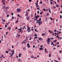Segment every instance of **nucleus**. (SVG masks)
<instances>
[{
    "label": "nucleus",
    "instance_id": "58",
    "mask_svg": "<svg viewBox=\"0 0 62 62\" xmlns=\"http://www.w3.org/2000/svg\"><path fill=\"white\" fill-rule=\"evenodd\" d=\"M29 1L30 2H31V1H32L31 0H29Z\"/></svg>",
    "mask_w": 62,
    "mask_h": 62
},
{
    "label": "nucleus",
    "instance_id": "1",
    "mask_svg": "<svg viewBox=\"0 0 62 62\" xmlns=\"http://www.w3.org/2000/svg\"><path fill=\"white\" fill-rule=\"evenodd\" d=\"M27 31H28V32H31V31L30 28L29 27H27Z\"/></svg>",
    "mask_w": 62,
    "mask_h": 62
},
{
    "label": "nucleus",
    "instance_id": "20",
    "mask_svg": "<svg viewBox=\"0 0 62 62\" xmlns=\"http://www.w3.org/2000/svg\"><path fill=\"white\" fill-rule=\"evenodd\" d=\"M37 9H38V10H39V8L38 7L37 8Z\"/></svg>",
    "mask_w": 62,
    "mask_h": 62
},
{
    "label": "nucleus",
    "instance_id": "40",
    "mask_svg": "<svg viewBox=\"0 0 62 62\" xmlns=\"http://www.w3.org/2000/svg\"><path fill=\"white\" fill-rule=\"evenodd\" d=\"M10 55L12 57V56H13V55L12 54H11Z\"/></svg>",
    "mask_w": 62,
    "mask_h": 62
},
{
    "label": "nucleus",
    "instance_id": "19",
    "mask_svg": "<svg viewBox=\"0 0 62 62\" xmlns=\"http://www.w3.org/2000/svg\"><path fill=\"white\" fill-rule=\"evenodd\" d=\"M47 15V16L49 15V13L47 12V14H46Z\"/></svg>",
    "mask_w": 62,
    "mask_h": 62
},
{
    "label": "nucleus",
    "instance_id": "3",
    "mask_svg": "<svg viewBox=\"0 0 62 62\" xmlns=\"http://www.w3.org/2000/svg\"><path fill=\"white\" fill-rule=\"evenodd\" d=\"M2 2H3V4L4 5H6V4H5V3H6V1H5V0H3L2 1Z\"/></svg>",
    "mask_w": 62,
    "mask_h": 62
},
{
    "label": "nucleus",
    "instance_id": "16",
    "mask_svg": "<svg viewBox=\"0 0 62 62\" xmlns=\"http://www.w3.org/2000/svg\"><path fill=\"white\" fill-rule=\"evenodd\" d=\"M19 32H22V30H21V29H18V30H19Z\"/></svg>",
    "mask_w": 62,
    "mask_h": 62
},
{
    "label": "nucleus",
    "instance_id": "26",
    "mask_svg": "<svg viewBox=\"0 0 62 62\" xmlns=\"http://www.w3.org/2000/svg\"><path fill=\"white\" fill-rule=\"evenodd\" d=\"M6 16L7 17H9V15H8Z\"/></svg>",
    "mask_w": 62,
    "mask_h": 62
},
{
    "label": "nucleus",
    "instance_id": "6",
    "mask_svg": "<svg viewBox=\"0 0 62 62\" xmlns=\"http://www.w3.org/2000/svg\"><path fill=\"white\" fill-rule=\"evenodd\" d=\"M22 54H19V55H18V56L19 57H20L21 56V55H22Z\"/></svg>",
    "mask_w": 62,
    "mask_h": 62
},
{
    "label": "nucleus",
    "instance_id": "56",
    "mask_svg": "<svg viewBox=\"0 0 62 62\" xmlns=\"http://www.w3.org/2000/svg\"><path fill=\"white\" fill-rule=\"evenodd\" d=\"M13 13H11V15H13Z\"/></svg>",
    "mask_w": 62,
    "mask_h": 62
},
{
    "label": "nucleus",
    "instance_id": "61",
    "mask_svg": "<svg viewBox=\"0 0 62 62\" xmlns=\"http://www.w3.org/2000/svg\"><path fill=\"white\" fill-rule=\"evenodd\" d=\"M42 14V12H40V14Z\"/></svg>",
    "mask_w": 62,
    "mask_h": 62
},
{
    "label": "nucleus",
    "instance_id": "51",
    "mask_svg": "<svg viewBox=\"0 0 62 62\" xmlns=\"http://www.w3.org/2000/svg\"><path fill=\"white\" fill-rule=\"evenodd\" d=\"M42 6L43 7H44V8H45V6L44 5H43Z\"/></svg>",
    "mask_w": 62,
    "mask_h": 62
},
{
    "label": "nucleus",
    "instance_id": "39",
    "mask_svg": "<svg viewBox=\"0 0 62 62\" xmlns=\"http://www.w3.org/2000/svg\"><path fill=\"white\" fill-rule=\"evenodd\" d=\"M34 36H37V34H35V35H34Z\"/></svg>",
    "mask_w": 62,
    "mask_h": 62
},
{
    "label": "nucleus",
    "instance_id": "21",
    "mask_svg": "<svg viewBox=\"0 0 62 62\" xmlns=\"http://www.w3.org/2000/svg\"><path fill=\"white\" fill-rule=\"evenodd\" d=\"M35 31H36V32H38V31H37V29H35Z\"/></svg>",
    "mask_w": 62,
    "mask_h": 62
},
{
    "label": "nucleus",
    "instance_id": "24",
    "mask_svg": "<svg viewBox=\"0 0 62 62\" xmlns=\"http://www.w3.org/2000/svg\"><path fill=\"white\" fill-rule=\"evenodd\" d=\"M41 20V18H40L39 19V21H40Z\"/></svg>",
    "mask_w": 62,
    "mask_h": 62
},
{
    "label": "nucleus",
    "instance_id": "37",
    "mask_svg": "<svg viewBox=\"0 0 62 62\" xmlns=\"http://www.w3.org/2000/svg\"><path fill=\"white\" fill-rule=\"evenodd\" d=\"M60 54H61V52H62V50H60Z\"/></svg>",
    "mask_w": 62,
    "mask_h": 62
},
{
    "label": "nucleus",
    "instance_id": "4",
    "mask_svg": "<svg viewBox=\"0 0 62 62\" xmlns=\"http://www.w3.org/2000/svg\"><path fill=\"white\" fill-rule=\"evenodd\" d=\"M38 17H39V16H35V18L36 19H38Z\"/></svg>",
    "mask_w": 62,
    "mask_h": 62
},
{
    "label": "nucleus",
    "instance_id": "31",
    "mask_svg": "<svg viewBox=\"0 0 62 62\" xmlns=\"http://www.w3.org/2000/svg\"><path fill=\"white\" fill-rule=\"evenodd\" d=\"M28 16V14H26V16Z\"/></svg>",
    "mask_w": 62,
    "mask_h": 62
},
{
    "label": "nucleus",
    "instance_id": "18",
    "mask_svg": "<svg viewBox=\"0 0 62 62\" xmlns=\"http://www.w3.org/2000/svg\"><path fill=\"white\" fill-rule=\"evenodd\" d=\"M51 54L50 53L49 54V57H51V55H50Z\"/></svg>",
    "mask_w": 62,
    "mask_h": 62
},
{
    "label": "nucleus",
    "instance_id": "46",
    "mask_svg": "<svg viewBox=\"0 0 62 62\" xmlns=\"http://www.w3.org/2000/svg\"><path fill=\"white\" fill-rule=\"evenodd\" d=\"M5 20H3V21H2V22H5Z\"/></svg>",
    "mask_w": 62,
    "mask_h": 62
},
{
    "label": "nucleus",
    "instance_id": "13",
    "mask_svg": "<svg viewBox=\"0 0 62 62\" xmlns=\"http://www.w3.org/2000/svg\"><path fill=\"white\" fill-rule=\"evenodd\" d=\"M1 56L0 57H1H1H3V56H4V55L3 54H1Z\"/></svg>",
    "mask_w": 62,
    "mask_h": 62
},
{
    "label": "nucleus",
    "instance_id": "64",
    "mask_svg": "<svg viewBox=\"0 0 62 62\" xmlns=\"http://www.w3.org/2000/svg\"><path fill=\"white\" fill-rule=\"evenodd\" d=\"M37 37H35L34 38V39H37Z\"/></svg>",
    "mask_w": 62,
    "mask_h": 62
},
{
    "label": "nucleus",
    "instance_id": "5",
    "mask_svg": "<svg viewBox=\"0 0 62 62\" xmlns=\"http://www.w3.org/2000/svg\"><path fill=\"white\" fill-rule=\"evenodd\" d=\"M45 53H46V52L47 53H48V52L47 51V50H46V48H45Z\"/></svg>",
    "mask_w": 62,
    "mask_h": 62
},
{
    "label": "nucleus",
    "instance_id": "8",
    "mask_svg": "<svg viewBox=\"0 0 62 62\" xmlns=\"http://www.w3.org/2000/svg\"><path fill=\"white\" fill-rule=\"evenodd\" d=\"M27 20H28L29 19V17H27Z\"/></svg>",
    "mask_w": 62,
    "mask_h": 62
},
{
    "label": "nucleus",
    "instance_id": "32",
    "mask_svg": "<svg viewBox=\"0 0 62 62\" xmlns=\"http://www.w3.org/2000/svg\"><path fill=\"white\" fill-rule=\"evenodd\" d=\"M18 20H17V21L15 22V23H18Z\"/></svg>",
    "mask_w": 62,
    "mask_h": 62
},
{
    "label": "nucleus",
    "instance_id": "15",
    "mask_svg": "<svg viewBox=\"0 0 62 62\" xmlns=\"http://www.w3.org/2000/svg\"><path fill=\"white\" fill-rule=\"evenodd\" d=\"M39 40H40V39H41V40H42L43 39H42L41 38H39Z\"/></svg>",
    "mask_w": 62,
    "mask_h": 62
},
{
    "label": "nucleus",
    "instance_id": "48",
    "mask_svg": "<svg viewBox=\"0 0 62 62\" xmlns=\"http://www.w3.org/2000/svg\"><path fill=\"white\" fill-rule=\"evenodd\" d=\"M17 27H16V28H15V30H16V29H17Z\"/></svg>",
    "mask_w": 62,
    "mask_h": 62
},
{
    "label": "nucleus",
    "instance_id": "29",
    "mask_svg": "<svg viewBox=\"0 0 62 62\" xmlns=\"http://www.w3.org/2000/svg\"><path fill=\"white\" fill-rule=\"evenodd\" d=\"M14 19V17L13 16L12 17V19Z\"/></svg>",
    "mask_w": 62,
    "mask_h": 62
},
{
    "label": "nucleus",
    "instance_id": "42",
    "mask_svg": "<svg viewBox=\"0 0 62 62\" xmlns=\"http://www.w3.org/2000/svg\"><path fill=\"white\" fill-rule=\"evenodd\" d=\"M21 60V59H19V60H18V61H20Z\"/></svg>",
    "mask_w": 62,
    "mask_h": 62
},
{
    "label": "nucleus",
    "instance_id": "23",
    "mask_svg": "<svg viewBox=\"0 0 62 62\" xmlns=\"http://www.w3.org/2000/svg\"><path fill=\"white\" fill-rule=\"evenodd\" d=\"M56 8V7L55 6H54L53 7V8Z\"/></svg>",
    "mask_w": 62,
    "mask_h": 62
},
{
    "label": "nucleus",
    "instance_id": "57",
    "mask_svg": "<svg viewBox=\"0 0 62 62\" xmlns=\"http://www.w3.org/2000/svg\"><path fill=\"white\" fill-rule=\"evenodd\" d=\"M28 48H30V46H28Z\"/></svg>",
    "mask_w": 62,
    "mask_h": 62
},
{
    "label": "nucleus",
    "instance_id": "36",
    "mask_svg": "<svg viewBox=\"0 0 62 62\" xmlns=\"http://www.w3.org/2000/svg\"><path fill=\"white\" fill-rule=\"evenodd\" d=\"M43 45H42V46H40L41 48H42V47H43Z\"/></svg>",
    "mask_w": 62,
    "mask_h": 62
},
{
    "label": "nucleus",
    "instance_id": "52",
    "mask_svg": "<svg viewBox=\"0 0 62 62\" xmlns=\"http://www.w3.org/2000/svg\"><path fill=\"white\" fill-rule=\"evenodd\" d=\"M27 46H29V43H28L27 44Z\"/></svg>",
    "mask_w": 62,
    "mask_h": 62
},
{
    "label": "nucleus",
    "instance_id": "54",
    "mask_svg": "<svg viewBox=\"0 0 62 62\" xmlns=\"http://www.w3.org/2000/svg\"><path fill=\"white\" fill-rule=\"evenodd\" d=\"M57 1L58 3H59V2H60L59 1V0H58Z\"/></svg>",
    "mask_w": 62,
    "mask_h": 62
},
{
    "label": "nucleus",
    "instance_id": "34",
    "mask_svg": "<svg viewBox=\"0 0 62 62\" xmlns=\"http://www.w3.org/2000/svg\"><path fill=\"white\" fill-rule=\"evenodd\" d=\"M34 20L35 21H36L37 20L35 18L34 19Z\"/></svg>",
    "mask_w": 62,
    "mask_h": 62
},
{
    "label": "nucleus",
    "instance_id": "35",
    "mask_svg": "<svg viewBox=\"0 0 62 62\" xmlns=\"http://www.w3.org/2000/svg\"><path fill=\"white\" fill-rule=\"evenodd\" d=\"M40 3L41 4H42V1H41L40 2Z\"/></svg>",
    "mask_w": 62,
    "mask_h": 62
},
{
    "label": "nucleus",
    "instance_id": "38",
    "mask_svg": "<svg viewBox=\"0 0 62 62\" xmlns=\"http://www.w3.org/2000/svg\"><path fill=\"white\" fill-rule=\"evenodd\" d=\"M9 28H8V29H10V27Z\"/></svg>",
    "mask_w": 62,
    "mask_h": 62
},
{
    "label": "nucleus",
    "instance_id": "63",
    "mask_svg": "<svg viewBox=\"0 0 62 62\" xmlns=\"http://www.w3.org/2000/svg\"><path fill=\"white\" fill-rule=\"evenodd\" d=\"M56 37L57 38H58V35H57V36H56Z\"/></svg>",
    "mask_w": 62,
    "mask_h": 62
},
{
    "label": "nucleus",
    "instance_id": "17",
    "mask_svg": "<svg viewBox=\"0 0 62 62\" xmlns=\"http://www.w3.org/2000/svg\"><path fill=\"white\" fill-rule=\"evenodd\" d=\"M6 53H7V54H8V51H6Z\"/></svg>",
    "mask_w": 62,
    "mask_h": 62
},
{
    "label": "nucleus",
    "instance_id": "28",
    "mask_svg": "<svg viewBox=\"0 0 62 62\" xmlns=\"http://www.w3.org/2000/svg\"><path fill=\"white\" fill-rule=\"evenodd\" d=\"M43 10H44L45 11L46 10V9H43Z\"/></svg>",
    "mask_w": 62,
    "mask_h": 62
},
{
    "label": "nucleus",
    "instance_id": "47",
    "mask_svg": "<svg viewBox=\"0 0 62 62\" xmlns=\"http://www.w3.org/2000/svg\"><path fill=\"white\" fill-rule=\"evenodd\" d=\"M49 11L50 13H51V10H49Z\"/></svg>",
    "mask_w": 62,
    "mask_h": 62
},
{
    "label": "nucleus",
    "instance_id": "12",
    "mask_svg": "<svg viewBox=\"0 0 62 62\" xmlns=\"http://www.w3.org/2000/svg\"><path fill=\"white\" fill-rule=\"evenodd\" d=\"M43 50V49L42 48H40V49H39V50Z\"/></svg>",
    "mask_w": 62,
    "mask_h": 62
},
{
    "label": "nucleus",
    "instance_id": "44",
    "mask_svg": "<svg viewBox=\"0 0 62 62\" xmlns=\"http://www.w3.org/2000/svg\"><path fill=\"white\" fill-rule=\"evenodd\" d=\"M5 28H6V27H7V26H8L7 25H5Z\"/></svg>",
    "mask_w": 62,
    "mask_h": 62
},
{
    "label": "nucleus",
    "instance_id": "55",
    "mask_svg": "<svg viewBox=\"0 0 62 62\" xmlns=\"http://www.w3.org/2000/svg\"><path fill=\"white\" fill-rule=\"evenodd\" d=\"M50 18V20H53V18Z\"/></svg>",
    "mask_w": 62,
    "mask_h": 62
},
{
    "label": "nucleus",
    "instance_id": "60",
    "mask_svg": "<svg viewBox=\"0 0 62 62\" xmlns=\"http://www.w3.org/2000/svg\"><path fill=\"white\" fill-rule=\"evenodd\" d=\"M36 21V22H37V23H38V22H39L37 20Z\"/></svg>",
    "mask_w": 62,
    "mask_h": 62
},
{
    "label": "nucleus",
    "instance_id": "14",
    "mask_svg": "<svg viewBox=\"0 0 62 62\" xmlns=\"http://www.w3.org/2000/svg\"><path fill=\"white\" fill-rule=\"evenodd\" d=\"M8 8H9V7H7L6 8V9H8Z\"/></svg>",
    "mask_w": 62,
    "mask_h": 62
},
{
    "label": "nucleus",
    "instance_id": "53",
    "mask_svg": "<svg viewBox=\"0 0 62 62\" xmlns=\"http://www.w3.org/2000/svg\"><path fill=\"white\" fill-rule=\"evenodd\" d=\"M4 8H5V9H6V7L5 6H4Z\"/></svg>",
    "mask_w": 62,
    "mask_h": 62
},
{
    "label": "nucleus",
    "instance_id": "22",
    "mask_svg": "<svg viewBox=\"0 0 62 62\" xmlns=\"http://www.w3.org/2000/svg\"><path fill=\"white\" fill-rule=\"evenodd\" d=\"M47 41L48 42V43H49V41H50V40H47Z\"/></svg>",
    "mask_w": 62,
    "mask_h": 62
},
{
    "label": "nucleus",
    "instance_id": "59",
    "mask_svg": "<svg viewBox=\"0 0 62 62\" xmlns=\"http://www.w3.org/2000/svg\"><path fill=\"white\" fill-rule=\"evenodd\" d=\"M3 28H0V30H1V29H2Z\"/></svg>",
    "mask_w": 62,
    "mask_h": 62
},
{
    "label": "nucleus",
    "instance_id": "30",
    "mask_svg": "<svg viewBox=\"0 0 62 62\" xmlns=\"http://www.w3.org/2000/svg\"><path fill=\"white\" fill-rule=\"evenodd\" d=\"M62 18V16H61V15L60 16V18Z\"/></svg>",
    "mask_w": 62,
    "mask_h": 62
},
{
    "label": "nucleus",
    "instance_id": "2",
    "mask_svg": "<svg viewBox=\"0 0 62 62\" xmlns=\"http://www.w3.org/2000/svg\"><path fill=\"white\" fill-rule=\"evenodd\" d=\"M21 10V9L19 8H17L16 10V11L18 12H20Z\"/></svg>",
    "mask_w": 62,
    "mask_h": 62
},
{
    "label": "nucleus",
    "instance_id": "9",
    "mask_svg": "<svg viewBox=\"0 0 62 62\" xmlns=\"http://www.w3.org/2000/svg\"><path fill=\"white\" fill-rule=\"evenodd\" d=\"M38 23H39V24H40V23L41 24L42 23L41 22H38Z\"/></svg>",
    "mask_w": 62,
    "mask_h": 62
},
{
    "label": "nucleus",
    "instance_id": "45",
    "mask_svg": "<svg viewBox=\"0 0 62 62\" xmlns=\"http://www.w3.org/2000/svg\"><path fill=\"white\" fill-rule=\"evenodd\" d=\"M53 42L51 43V45H53Z\"/></svg>",
    "mask_w": 62,
    "mask_h": 62
},
{
    "label": "nucleus",
    "instance_id": "7",
    "mask_svg": "<svg viewBox=\"0 0 62 62\" xmlns=\"http://www.w3.org/2000/svg\"><path fill=\"white\" fill-rule=\"evenodd\" d=\"M23 51H25V50H26V48H25V47H24L23 48Z\"/></svg>",
    "mask_w": 62,
    "mask_h": 62
},
{
    "label": "nucleus",
    "instance_id": "41",
    "mask_svg": "<svg viewBox=\"0 0 62 62\" xmlns=\"http://www.w3.org/2000/svg\"><path fill=\"white\" fill-rule=\"evenodd\" d=\"M36 7L38 8V7H39V5H36Z\"/></svg>",
    "mask_w": 62,
    "mask_h": 62
},
{
    "label": "nucleus",
    "instance_id": "43",
    "mask_svg": "<svg viewBox=\"0 0 62 62\" xmlns=\"http://www.w3.org/2000/svg\"><path fill=\"white\" fill-rule=\"evenodd\" d=\"M31 58H34V56H31Z\"/></svg>",
    "mask_w": 62,
    "mask_h": 62
},
{
    "label": "nucleus",
    "instance_id": "11",
    "mask_svg": "<svg viewBox=\"0 0 62 62\" xmlns=\"http://www.w3.org/2000/svg\"><path fill=\"white\" fill-rule=\"evenodd\" d=\"M58 59L59 60H61V59H60V58L59 57H58Z\"/></svg>",
    "mask_w": 62,
    "mask_h": 62
},
{
    "label": "nucleus",
    "instance_id": "33",
    "mask_svg": "<svg viewBox=\"0 0 62 62\" xmlns=\"http://www.w3.org/2000/svg\"><path fill=\"white\" fill-rule=\"evenodd\" d=\"M56 32V30H55L54 31V32Z\"/></svg>",
    "mask_w": 62,
    "mask_h": 62
},
{
    "label": "nucleus",
    "instance_id": "50",
    "mask_svg": "<svg viewBox=\"0 0 62 62\" xmlns=\"http://www.w3.org/2000/svg\"><path fill=\"white\" fill-rule=\"evenodd\" d=\"M50 3L51 5H52V4H53V2H51Z\"/></svg>",
    "mask_w": 62,
    "mask_h": 62
},
{
    "label": "nucleus",
    "instance_id": "62",
    "mask_svg": "<svg viewBox=\"0 0 62 62\" xmlns=\"http://www.w3.org/2000/svg\"><path fill=\"white\" fill-rule=\"evenodd\" d=\"M35 45H34V46H33V48H35Z\"/></svg>",
    "mask_w": 62,
    "mask_h": 62
},
{
    "label": "nucleus",
    "instance_id": "27",
    "mask_svg": "<svg viewBox=\"0 0 62 62\" xmlns=\"http://www.w3.org/2000/svg\"><path fill=\"white\" fill-rule=\"evenodd\" d=\"M30 38H31L29 39L30 40H31V39H32V37H30Z\"/></svg>",
    "mask_w": 62,
    "mask_h": 62
},
{
    "label": "nucleus",
    "instance_id": "25",
    "mask_svg": "<svg viewBox=\"0 0 62 62\" xmlns=\"http://www.w3.org/2000/svg\"><path fill=\"white\" fill-rule=\"evenodd\" d=\"M56 7H59V6H58V5L57 4L56 5Z\"/></svg>",
    "mask_w": 62,
    "mask_h": 62
},
{
    "label": "nucleus",
    "instance_id": "49",
    "mask_svg": "<svg viewBox=\"0 0 62 62\" xmlns=\"http://www.w3.org/2000/svg\"><path fill=\"white\" fill-rule=\"evenodd\" d=\"M37 13L39 14V11H38V12H37Z\"/></svg>",
    "mask_w": 62,
    "mask_h": 62
},
{
    "label": "nucleus",
    "instance_id": "10",
    "mask_svg": "<svg viewBox=\"0 0 62 62\" xmlns=\"http://www.w3.org/2000/svg\"><path fill=\"white\" fill-rule=\"evenodd\" d=\"M35 4H36V6L38 5V2H36V3H35Z\"/></svg>",
    "mask_w": 62,
    "mask_h": 62
}]
</instances>
